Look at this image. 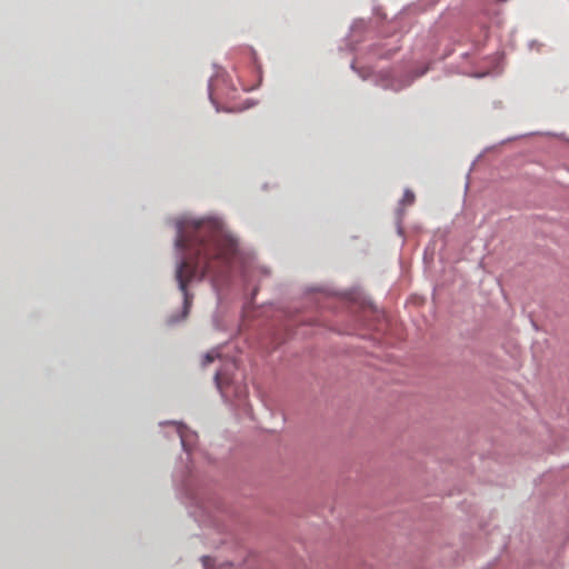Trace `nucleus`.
<instances>
[{"label": "nucleus", "mask_w": 569, "mask_h": 569, "mask_svg": "<svg viewBox=\"0 0 569 569\" xmlns=\"http://www.w3.org/2000/svg\"><path fill=\"white\" fill-rule=\"evenodd\" d=\"M218 357V353L216 351H209L203 357V366H208L209 363L213 362L216 358Z\"/></svg>", "instance_id": "4"}, {"label": "nucleus", "mask_w": 569, "mask_h": 569, "mask_svg": "<svg viewBox=\"0 0 569 569\" xmlns=\"http://www.w3.org/2000/svg\"><path fill=\"white\" fill-rule=\"evenodd\" d=\"M176 244L184 251V257L177 268L176 278L183 293V317H186L191 306V297L187 291L188 283L192 280H201L206 276H210L213 281L227 276L232 260L239 253V244L238 240L214 217L179 220Z\"/></svg>", "instance_id": "1"}, {"label": "nucleus", "mask_w": 569, "mask_h": 569, "mask_svg": "<svg viewBox=\"0 0 569 569\" xmlns=\"http://www.w3.org/2000/svg\"><path fill=\"white\" fill-rule=\"evenodd\" d=\"M214 382L220 392L226 396L224 387L229 382L228 377L222 371H218L214 376Z\"/></svg>", "instance_id": "3"}, {"label": "nucleus", "mask_w": 569, "mask_h": 569, "mask_svg": "<svg viewBox=\"0 0 569 569\" xmlns=\"http://www.w3.org/2000/svg\"><path fill=\"white\" fill-rule=\"evenodd\" d=\"M415 201H416L415 193L410 189H406L402 198L399 201L401 210H405L408 207L412 206Z\"/></svg>", "instance_id": "2"}]
</instances>
